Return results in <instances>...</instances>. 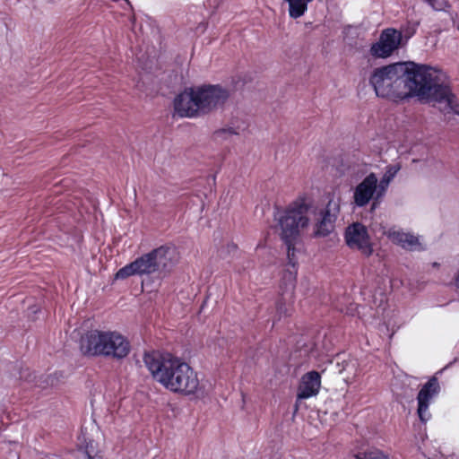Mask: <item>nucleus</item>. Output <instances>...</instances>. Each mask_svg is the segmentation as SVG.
I'll use <instances>...</instances> for the list:
<instances>
[{"instance_id": "ddd939ff", "label": "nucleus", "mask_w": 459, "mask_h": 459, "mask_svg": "<svg viewBox=\"0 0 459 459\" xmlns=\"http://www.w3.org/2000/svg\"><path fill=\"white\" fill-rule=\"evenodd\" d=\"M389 238L394 243L409 251H423L426 249L420 243L419 237L409 232L392 231L389 233Z\"/></svg>"}, {"instance_id": "dca6fc26", "label": "nucleus", "mask_w": 459, "mask_h": 459, "mask_svg": "<svg viewBox=\"0 0 459 459\" xmlns=\"http://www.w3.org/2000/svg\"><path fill=\"white\" fill-rule=\"evenodd\" d=\"M354 457L356 459H389V456L382 450L374 446L366 447L355 452Z\"/></svg>"}, {"instance_id": "393cba45", "label": "nucleus", "mask_w": 459, "mask_h": 459, "mask_svg": "<svg viewBox=\"0 0 459 459\" xmlns=\"http://www.w3.org/2000/svg\"><path fill=\"white\" fill-rule=\"evenodd\" d=\"M228 249H229V252L236 251L237 246L235 244L228 245Z\"/></svg>"}, {"instance_id": "b1692460", "label": "nucleus", "mask_w": 459, "mask_h": 459, "mask_svg": "<svg viewBox=\"0 0 459 459\" xmlns=\"http://www.w3.org/2000/svg\"><path fill=\"white\" fill-rule=\"evenodd\" d=\"M417 25H418V24H416V23L412 25L411 31H410V32L408 33V35H407V37H408V38H411V37L415 33V30H416V26H417Z\"/></svg>"}, {"instance_id": "4be33fe9", "label": "nucleus", "mask_w": 459, "mask_h": 459, "mask_svg": "<svg viewBox=\"0 0 459 459\" xmlns=\"http://www.w3.org/2000/svg\"><path fill=\"white\" fill-rule=\"evenodd\" d=\"M412 395H413L412 389H410L409 392H405L403 394L397 393V396H399L401 398H410V397H412Z\"/></svg>"}, {"instance_id": "cd10ccee", "label": "nucleus", "mask_w": 459, "mask_h": 459, "mask_svg": "<svg viewBox=\"0 0 459 459\" xmlns=\"http://www.w3.org/2000/svg\"><path fill=\"white\" fill-rule=\"evenodd\" d=\"M454 24L456 26L457 30H459V20L455 21Z\"/></svg>"}, {"instance_id": "2eb2a0df", "label": "nucleus", "mask_w": 459, "mask_h": 459, "mask_svg": "<svg viewBox=\"0 0 459 459\" xmlns=\"http://www.w3.org/2000/svg\"><path fill=\"white\" fill-rule=\"evenodd\" d=\"M289 4V15L298 19L304 15L307 10V4L313 0H285Z\"/></svg>"}, {"instance_id": "bb28decb", "label": "nucleus", "mask_w": 459, "mask_h": 459, "mask_svg": "<svg viewBox=\"0 0 459 459\" xmlns=\"http://www.w3.org/2000/svg\"><path fill=\"white\" fill-rule=\"evenodd\" d=\"M295 273H293V272H288L289 279L291 281H295Z\"/></svg>"}, {"instance_id": "f8f14e48", "label": "nucleus", "mask_w": 459, "mask_h": 459, "mask_svg": "<svg viewBox=\"0 0 459 459\" xmlns=\"http://www.w3.org/2000/svg\"><path fill=\"white\" fill-rule=\"evenodd\" d=\"M321 387V375L316 370L304 374L298 387V400H305L316 396Z\"/></svg>"}, {"instance_id": "9b49d317", "label": "nucleus", "mask_w": 459, "mask_h": 459, "mask_svg": "<svg viewBox=\"0 0 459 459\" xmlns=\"http://www.w3.org/2000/svg\"><path fill=\"white\" fill-rule=\"evenodd\" d=\"M339 212V202L333 199L329 200L325 208L319 213V218L315 226V236L326 237L333 232Z\"/></svg>"}, {"instance_id": "aec40b11", "label": "nucleus", "mask_w": 459, "mask_h": 459, "mask_svg": "<svg viewBox=\"0 0 459 459\" xmlns=\"http://www.w3.org/2000/svg\"><path fill=\"white\" fill-rule=\"evenodd\" d=\"M434 10L446 11L449 7L447 0H425Z\"/></svg>"}, {"instance_id": "5701e85b", "label": "nucleus", "mask_w": 459, "mask_h": 459, "mask_svg": "<svg viewBox=\"0 0 459 459\" xmlns=\"http://www.w3.org/2000/svg\"><path fill=\"white\" fill-rule=\"evenodd\" d=\"M454 284L456 289H459V270L457 271L454 277Z\"/></svg>"}, {"instance_id": "c756f323", "label": "nucleus", "mask_w": 459, "mask_h": 459, "mask_svg": "<svg viewBox=\"0 0 459 459\" xmlns=\"http://www.w3.org/2000/svg\"><path fill=\"white\" fill-rule=\"evenodd\" d=\"M412 379H413L412 377H406V380L409 382V384H411Z\"/></svg>"}, {"instance_id": "c85d7f7f", "label": "nucleus", "mask_w": 459, "mask_h": 459, "mask_svg": "<svg viewBox=\"0 0 459 459\" xmlns=\"http://www.w3.org/2000/svg\"><path fill=\"white\" fill-rule=\"evenodd\" d=\"M48 381L51 382V385L53 384V380L50 378V377H48V379L46 380L47 384H48Z\"/></svg>"}, {"instance_id": "a878e982", "label": "nucleus", "mask_w": 459, "mask_h": 459, "mask_svg": "<svg viewBox=\"0 0 459 459\" xmlns=\"http://www.w3.org/2000/svg\"><path fill=\"white\" fill-rule=\"evenodd\" d=\"M44 459H60L56 455H46Z\"/></svg>"}, {"instance_id": "6e6552de", "label": "nucleus", "mask_w": 459, "mask_h": 459, "mask_svg": "<svg viewBox=\"0 0 459 459\" xmlns=\"http://www.w3.org/2000/svg\"><path fill=\"white\" fill-rule=\"evenodd\" d=\"M344 240L351 250L359 251L363 256L370 257L373 255V242L365 225L360 222L350 224L344 231Z\"/></svg>"}, {"instance_id": "7c9ffc66", "label": "nucleus", "mask_w": 459, "mask_h": 459, "mask_svg": "<svg viewBox=\"0 0 459 459\" xmlns=\"http://www.w3.org/2000/svg\"><path fill=\"white\" fill-rule=\"evenodd\" d=\"M88 459H94L91 455H88Z\"/></svg>"}, {"instance_id": "f03ea898", "label": "nucleus", "mask_w": 459, "mask_h": 459, "mask_svg": "<svg viewBox=\"0 0 459 459\" xmlns=\"http://www.w3.org/2000/svg\"><path fill=\"white\" fill-rule=\"evenodd\" d=\"M143 361L152 377L167 390L184 395L199 389L197 373L181 359L170 353H145Z\"/></svg>"}, {"instance_id": "9d476101", "label": "nucleus", "mask_w": 459, "mask_h": 459, "mask_svg": "<svg viewBox=\"0 0 459 459\" xmlns=\"http://www.w3.org/2000/svg\"><path fill=\"white\" fill-rule=\"evenodd\" d=\"M440 393V385L437 377H432L420 388L417 395V414L422 423L431 419L429 405Z\"/></svg>"}, {"instance_id": "4468645a", "label": "nucleus", "mask_w": 459, "mask_h": 459, "mask_svg": "<svg viewBox=\"0 0 459 459\" xmlns=\"http://www.w3.org/2000/svg\"><path fill=\"white\" fill-rule=\"evenodd\" d=\"M400 169L401 165L399 163L388 165L386 166L385 171L380 180L377 179L379 191L385 195H386L390 183L394 180Z\"/></svg>"}, {"instance_id": "412c9836", "label": "nucleus", "mask_w": 459, "mask_h": 459, "mask_svg": "<svg viewBox=\"0 0 459 459\" xmlns=\"http://www.w3.org/2000/svg\"><path fill=\"white\" fill-rule=\"evenodd\" d=\"M276 310L277 314L279 315L280 318L281 316H289V307L285 305V303L282 302V300H279L276 304Z\"/></svg>"}, {"instance_id": "39448f33", "label": "nucleus", "mask_w": 459, "mask_h": 459, "mask_svg": "<svg viewBox=\"0 0 459 459\" xmlns=\"http://www.w3.org/2000/svg\"><path fill=\"white\" fill-rule=\"evenodd\" d=\"M175 263V248L169 246H160L120 268L116 273V279L124 280L134 275L140 277L152 274L160 275L169 272Z\"/></svg>"}, {"instance_id": "f3484780", "label": "nucleus", "mask_w": 459, "mask_h": 459, "mask_svg": "<svg viewBox=\"0 0 459 459\" xmlns=\"http://www.w3.org/2000/svg\"><path fill=\"white\" fill-rule=\"evenodd\" d=\"M237 134H238V131L236 128L225 127L216 130L213 133L212 137L216 142H222L230 139V136Z\"/></svg>"}, {"instance_id": "f257e3e1", "label": "nucleus", "mask_w": 459, "mask_h": 459, "mask_svg": "<svg viewBox=\"0 0 459 459\" xmlns=\"http://www.w3.org/2000/svg\"><path fill=\"white\" fill-rule=\"evenodd\" d=\"M377 96L398 102L417 97L438 105L445 114L459 116V100L446 74L439 69L414 62H399L376 68L369 78Z\"/></svg>"}, {"instance_id": "20e7f679", "label": "nucleus", "mask_w": 459, "mask_h": 459, "mask_svg": "<svg viewBox=\"0 0 459 459\" xmlns=\"http://www.w3.org/2000/svg\"><path fill=\"white\" fill-rule=\"evenodd\" d=\"M80 350L90 357H106L121 359L130 352V343L116 331L91 330L82 336Z\"/></svg>"}, {"instance_id": "0eeeda50", "label": "nucleus", "mask_w": 459, "mask_h": 459, "mask_svg": "<svg viewBox=\"0 0 459 459\" xmlns=\"http://www.w3.org/2000/svg\"><path fill=\"white\" fill-rule=\"evenodd\" d=\"M384 197L377 186V176L370 172L353 189L351 204L354 207L363 208L372 202L371 209L374 210Z\"/></svg>"}, {"instance_id": "1a4fd4ad", "label": "nucleus", "mask_w": 459, "mask_h": 459, "mask_svg": "<svg viewBox=\"0 0 459 459\" xmlns=\"http://www.w3.org/2000/svg\"><path fill=\"white\" fill-rule=\"evenodd\" d=\"M402 32L393 28L381 31L379 39L370 47L369 53L376 58L389 57L400 47Z\"/></svg>"}, {"instance_id": "423d86ee", "label": "nucleus", "mask_w": 459, "mask_h": 459, "mask_svg": "<svg viewBox=\"0 0 459 459\" xmlns=\"http://www.w3.org/2000/svg\"><path fill=\"white\" fill-rule=\"evenodd\" d=\"M309 205L304 199H299L291 203L278 217L281 230V239L284 243L290 244L299 235V230L308 224L307 216Z\"/></svg>"}, {"instance_id": "7ed1b4c3", "label": "nucleus", "mask_w": 459, "mask_h": 459, "mask_svg": "<svg viewBox=\"0 0 459 459\" xmlns=\"http://www.w3.org/2000/svg\"><path fill=\"white\" fill-rule=\"evenodd\" d=\"M229 97L230 91L219 84L189 87L175 98L174 109L181 117H195L223 106Z\"/></svg>"}, {"instance_id": "6ab92c4d", "label": "nucleus", "mask_w": 459, "mask_h": 459, "mask_svg": "<svg viewBox=\"0 0 459 459\" xmlns=\"http://www.w3.org/2000/svg\"><path fill=\"white\" fill-rule=\"evenodd\" d=\"M20 378L28 383H35V385L41 386V385L39 383L40 380H38L34 373H31L28 368L20 372Z\"/></svg>"}, {"instance_id": "a211bd4d", "label": "nucleus", "mask_w": 459, "mask_h": 459, "mask_svg": "<svg viewBox=\"0 0 459 459\" xmlns=\"http://www.w3.org/2000/svg\"><path fill=\"white\" fill-rule=\"evenodd\" d=\"M295 241L296 240H291L290 244L284 243L287 247V257H288L289 264H290L293 268H295L296 264H297V260L295 258V247H294Z\"/></svg>"}]
</instances>
